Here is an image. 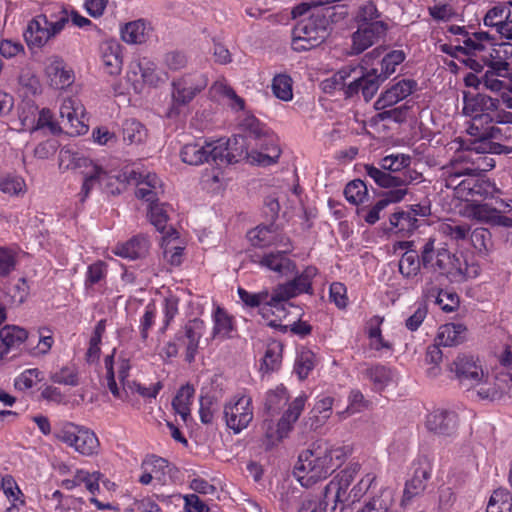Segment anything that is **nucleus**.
I'll return each mask as SVG.
<instances>
[{
	"label": "nucleus",
	"mask_w": 512,
	"mask_h": 512,
	"mask_svg": "<svg viewBox=\"0 0 512 512\" xmlns=\"http://www.w3.org/2000/svg\"><path fill=\"white\" fill-rule=\"evenodd\" d=\"M376 480V476L373 474H366L362 477L359 482L352 487V489L347 493L345 490L344 502L354 503L359 501L372 487L373 483Z\"/></svg>",
	"instance_id": "50"
},
{
	"label": "nucleus",
	"mask_w": 512,
	"mask_h": 512,
	"mask_svg": "<svg viewBox=\"0 0 512 512\" xmlns=\"http://www.w3.org/2000/svg\"><path fill=\"white\" fill-rule=\"evenodd\" d=\"M205 73L194 71L177 76L171 81L170 106L166 116L175 119L184 115L189 104L208 86Z\"/></svg>",
	"instance_id": "7"
},
{
	"label": "nucleus",
	"mask_w": 512,
	"mask_h": 512,
	"mask_svg": "<svg viewBox=\"0 0 512 512\" xmlns=\"http://www.w3.org/2000/svg\"><path fill=\"white\" fill-rule=\"evenodd\" d=\"M333 402L332 397L326 396L315 403L307 421L310 429L317 430L325 424L332 413Z\"/></svg>",
	"instance_id": "37"
},
{
	"label": "nucleus",
	"mask_w": 512,
	"mask_h": 512,
	"mask_svg": "<svg viewBox=\"0 0 512 512\" xmlns=\"http://www.w3.org/2000/svg\"><path fill=\"white\" fill-rule=\"evenodd\" d=\"M53 115L49 109H42L39 111L38 116L34 115L31 119L28 116H20L22 122V129H29L36 131L44 127H48L53 133L60 130L57 123L52 120Z\"/></svg>",
	"instance_id": "40"
},
{
	"label": "nucleus",
	"mask_w": 512,
	"mask_h": 512,
	"mask_svg": "<svg viewBox=\"0 0 512 512\" xmlns=\"http://www.w3.org/2000/svg\"><path fill=\"white\" fill-rule=\"evenodd\" d=\"M351 453L348 445L335 446L317 440L299 454L294 475L303 487L309 488L330 476Z\"/></svg>",
	"instance_id": "1"
},
{
	"label": "nucleus",
	"mask_w": 512,
	"mask_h": 512,
	"mask_svg": "<svg viewBox=\"0 0 512 512\" xmlns=\"http://www.w3.org/2000/svg\"><path fill=\"white\" fill-rule=\"evenodd\" d=\"M360 69L361 75L347 85L345 93L348 97H352L361 92L364 100L368 102L376 95L384 80L376 68L367 70L361 67Z\"/></svg>",
	"instance_id": "19"
},
{
	"label": "nucleus",
	"mask_w": 512,
	"mask_h": 512,
	"mask_svg": "<svg viewBox=\"0 0 512 512\" xmlns=\"http://www.w3.org/2000/svg\"><path fill=\"white\" fill-rule=\"evenodd\" d=\"M230 141H232V148H233V152H235V153H236V149H238V151H239L242 148V145L245 147V152H243V154L237 158V162L239 161V159L241 157L244 156V157H247L252 164H258L261 166H269V165L275 163L280 156V150L277 147H272V149L270 150V153H263V152H258L255 150H252L251 152H249V147H248V145H245V140L243 137L232 138V139H230Z\"/></svg>",
	"instance_id": "30"
},
{
	"label": "nucleus",
	"mask_w": 512,
	"mask_h": 512,
	"mask_svg": "<svg viewBox=\"0 0 512 512\" xmlns=\"http://www.w3.org/2000/svg\"><path fill=\"white\" fill-rule=\"evenodd\" d=\"M411 164V157L407 154L397 153L385 156L380 161V168L365 165L366 174L382 188H406V186L421 178V174L414 170H407Z\"/></svg>",
	"instance_id": "4"
},
{
	"label": "nucleus",
	"mask_w": 512,
	"mask_h": 512,
	"mask_svg": "<svg viewBox=\"0 0 512 512\" xmlns=\"http://www.w3.org/2000/svg\"><path fill=\"white\" fill-rule=\"evenodd\" d=\"M499 104V99L486 94L469 95L464 92L462 112L465 116L471 117L473 121L488 124L492 123L490 112L497 111Z\"/></svg>",
	"instance_id": "15"
},
{
	"label": "nucleus",
	"mask_w": 512,
	"mask_h": 512,
	"mask_svg": "<svg viewBox=\"0 0 512 512\" xmlns=\"http://www.w3.org/2000/svg\"><path fill=\"white\" fill-rule=\"evenodd\" d=\"M103 66L110 75H119L122 71V46L116 41H105L100 46Z\"/></svg>",
	"instance_id": "29"
},
{
	"label": "nucleus",
	"mask_w": 512,
	"mask_h": 512,
	"mask_svg": "<svg viewBox=\"0 0 512 512\" xmlns=\"http://www.w3.org/2000/svg\"><path fill=\"white\" fill-rule=\"evenodd\" d=\"M233 330L231 318L224 312L223 309L217 308L214 313V328L212 337L228 338Z\"/></svg>",
	"instance_id": "53"
},
{
	"label": "nucleus",
	"mask_w": 512,
	"mask_h": 512,
	"mask_svg": "<svg viewBox=\"0 0 512 512\" xmlns=\"http://www.w3.org/2000/svg\"><path fill=\"white\" fill-rule=\"evenodd\" d=\"M328 36L327 20L321 15H312L301 20L292 30L291 46L294 51H308L321 45Z\"/></svg>",
	"instance_id": "10"
},
{
	"label": "nucleus",
	"mask_w": 512,
	"mask_h": 512,
	"mask_svg": "<svg viewBox=\"0 0 512 512\" xmlns=\"http://www.w3.org/2000/svg\"><path fill=\"white\" fill-rule=\"evenodd\" d=\"M458 425V416L453 411L437 409L430 413L426 419L429 431L443 436L455 433Z\"/></svg>",
	"instance_id": "25"
},
{
	"label": "nucleus",
	"mask_w": 512,
	"mask_h": 512,
	"mask_svg": "<svg viewBox=\"0 0 512 512\" xmlns=\"http://www.w3.org/2000/svg\"><path fill=\"white\" fill-rule=\"evenodd\" d=\"M287 401V391L283 386H279L267 393L265 407L268 411L280 409Z\"/></svg>",
	"instance_id": "64"
},
{
	"label": "nucleus",
	"mask_w": 512,
	"mask_h": 512,
	"mask_svg": "<svg viewBox=\"0 0 512 512\" xmlns=\"http://www.w3.org/2000/svg\"><path fill=\"white\" fill-rule=\"evenodd\" d=\"M417 83L414 80L403 79L387 89L375 102L377 110H384L397 104L399 101L408 97L416 88Z\"/></svg>",
	"instance_id": "26"
},
{
	"label": "nucleus",
	"mask_w": 512,
	"mask_h": 512,
	"mask_svg": "<svg viewBox=\"0 0 512 512\" xmlns=\"http://www.w3.org/2000/svg\"><path fill=\"white\" fill-rule=\"evenodd\" d=\"M149 250V241L143 235H138L127 241L126 243L117 245L115 248V254L135 260L144 257Z\"/></svg>",
	"instance_id": "33"
},
{
	"label": "nucleus",
	"mask_w": 512,
	"mask_h": 512,
	"mask_svg": "<svg viewBox=\"0 0 512 512\" xmlns=\"http://www.w3.org/2000/svg\"><path fill=\"white\" fill-rule=\"evenodd\" d=\"M482 61L484 62L485 67H487L486 71L493 72L503 78L509 76V71L511 69L510 64L508 61L504 60L502 56L498 55L494 48H492L488 54L482 56Z\"/></svg>",
	"instance_id": "46"
},
{
	"label": "nucleus",
	"mask_w": 512,
	"mask_h": 512,
	"mask_svg": "<svg viewBox=\"0 0 512 512\" xmlns=\"http://www.w3.org/2000/svg\"><path fill=\"white\" fill-rule=\"evenodd\" d=\"M431 477V467L426 462H419L413 468L412 476L406 481L402 503L407 504L415 497L421 496L427 488V482Z\"/></svg>",
	"instance_id": "21"
},
{
	"label": "nucleus",
	"mask_w": 512,
	"mask_h": 512,
	"mask_svg": "<svg viewBox=\"0 0 512 512\" xmlns=\"http://www.w3.org/2000/svg\"><path fill=\"white\" fill-rule=\"evenodd\" d=\"M166 205L159 204L154 202L149 205V218L151 224L155 226V228L162 234H164L163 238H178V232L173 228H167L166 222L168 220Z\"/></svg>",
	"instance_id": "35"
},
{
	"label": "nucleus",
	"mask_w": 512,
	"mask_h": 512,
	"mask_svg": "<svg viewBox=\"0 0 512 512\" xmlns=\"http://www.w3.org/2000/svg\"><path fill=\"white\" fill-rule=\"evenodd\" d=\"M390 224L400 231H413L418 227V219L413 218V213L408 211H397L390 217Z\"/></svg>",
	"instance_id": "57"
},
{
	"label": "nucleus",
	"mask_w": 512,
	"mask_h": 512,
	"mask_svg": "<svg viewBox=\"0 0 512 512\" xmlns=\"http://www.w3.org/2000/svg\"><path fill=\"white\" fill-rule=\"evenodd\" d=\"M379 18L380 12L373 1H365L362 3L355 15V20L358 25L381 21Z\"/></svg>",
	"instance_id": "58"
},
{
	"label": "nucleus",
	"mask_w": 512,
	"mask_h": 512,
	"mask_svg": "<svg viewBox=\"0 0 512 512\" xmlns=\"http://www.w3.org/2000/svg\"><path fill=\"white\" fill-rule=\"evenodd\" d=\"M367 406V402L364 399L363 394L359 390H352L349 394V405L344 411H340L337 413L339 418L345 419L348 416H351L357 412H360L363 408Z\"/></svg>",
	"instance_id": "60"
},
{
	"label": "nucleus",
	"mask_w": 512,
	"mask_h": 512,
	"mask_svg": "<svg viewBox=\"0 0 512 512\" xmlns=\"http://www.w3.org/2000/svg\"><path fill=\"white\" fill-rule=\"evenodd\" d=\"M224 419L229 429L234 433H240L248 427L253 419L252 399L242 395L235 397L225 404Z\"/></svg>",
	"instance_id": "14"
},
{
	"label": "nucleus",
	"mask_w": 512,
	"mask_h": 512,
	"mask_svg": "<svg viewBox=\"0 0 512 512\" xmlns=\"http://www.w3.org/2000/svg\"><path fill=\"white\" fill-rule=\"evenodd\" d=\"M150 30L149 24L144 20L132 21L121 29V38L128 44H142L148 39Z\"/></svg>",
	"instance_id": "36"
},
{
	"label": "nucleus",
	"mask_w": 512,
	"mask_h": 512,
	"mask_svg": "<svg viewBox=\"0 0 512 512\" xmlns=\"http://www.w3.org/2000/svg\"><path fill=\"white\" fill-rule=\"evenodd\" d=\"M469 236L473 247L480 254H487L492 248V235L487 228H476L469 234Z\"/></svg>",
	"instance_id": "51"
},
{
	"label": "nucleus",
	"mask_w": 512,
	"mask_h": 512,
	"mask_svg": "<svg viewBox=\"0 0 512 512\" xmlns=\"http://www.w3.org/2000/svg\"><path fill=\"white\" fill-rule=\"evenodd\" d=\"M72 170H79L83 176V183L79 193L81 201L88 198L90 192L96 186H102L103 184L108 192L115 193L113 189H110V186L113 184V177L101 166L79 152L75 158Z\"/></svg>",
	"instance_id": "13"
},
{
	"label": "nucleus",
	"mask_w": 512,
	"mask_h": 512,
	"mask_svg": "<svg viewBox=\"0 0 512 512\" xmlns=\"http://www.w3.org/2000/svg\"><path fill=\"white\" fill-rule=\"evenodd\" d=\"M498 212H500L498 209L488 204H474L471 207V214L473 218L480 222L492 225L495 222Z\"/></svg>",
	"instance_id": "62"
},
{
	"label": "nucleus",
	"mask_w": 512,
	"mask_h": 512,
	"mask_svg": "<svg viewBox=\"0 0 512 512\" xmlns=\"http://www.w3.org/2000/svg\"><path fill=\"white\" fill-rule=\"evenodd\" d=\"M281 251H272L263 255L257 263L261 267H265L271 271L276 272L280 276H289L296 272L295 263L287 256L289 252V241L286 242V246ZM256 262V260H254Z\"/></svg>",
	"instance_id": "22"
},
{
	"label": "nucleus",
	"mask_w": 512,
	"mask_h": 512,
	"mask_svg": "<svg viewBox=\"0 0 512 512\" xmlns=\"http://www.w3.org/2000/svg\"><path fill=\"white\" fill-rule=\"evenodd\" d=\"M422 266L431 269L450 281L461 282L469 276L467 262L462 256L451 253L447 248H435V240L429 238L421 249Z\"/></svg>",
	"instance_id": "6"
},
{
	"label": "nucleus",
	"mask_w": 512,
	"mask_h": 512,
	"mask_svg": "<svg viewBox=\"0 0 512 512\" xmlns=\"http://www.w3.org/2000/svg\"><path fill=\"white\" fill-rule=\"evenodd\" d=\"M55 437L83 456L97 454L100 447L99 440L92 430L71 422L63 423L56 430Z\"/></svg>",
	"instance_id": "11"
},
{
	"label": "nucleus",
	"mask_w": 512,
	"mask_h": 512,
	"mask_svg": "<svg viewBox=\"0 0 512 512\" xmlns=\"http://www.w3.org/2000/svg\"><path fill=\"white\" fill-rule=\"evenodd\" d=\"M405 60V53L402 50H393L386 54L381 60V71L378 74L385 81L392 75L396 67Z\"/></svg>",
	"instance_id": "52"
},
{
	"label": "nucleus",
	"mask_w": 512,
	"mask_h": 512,
	"mask_svg": "<svg viewBox=\"0 0 512 512\" xmlns=\"http://www.w3.org/2000/svg\"><path fill=\"white\" fill-rule=\"evenodd\" d=\"M424 296L427 300L434 299L441 309L445 312L454 311L459 305V298L456 293L444 292L432 287V283L427 284L423 290Z\"/></svg>",
	"instance_id": "38"
},
{
	"label": "nucleus",
	"mask_w": 512,
	"mask_h": 512,
	"mask_svg": "<svg viewBox=\"0 0 512 512\" xmlns=\"http://www.w3.org/2000/svg\"><path fill=\"white\" fill-rule=\"evenodd\" d=\"M439 231L451 240L458 242L468 238L470 226L467 223L448 221L440 224Z\"/></svg>",
	"instance_id": "49"
},
{
	"label": "nucleus",
	"mask_w": 512,
	"mask_h": 512,
	"mask_svg": "<svg viewBox=\"0 0 512 512\" xmlns=\"http://www.w3.org/2000/svg\"><path fill=\"white\" fill-rule=\"evenodd\" d=\"M247 238L252 246L259 248L286 246V242L289 241L274 224L259 225L251 229L247 233Z\"/></svg>",
	"instance_id": "23"
},
{
	"label": "nucleus",
	"mask_w": 512,
	"mask_h": 512,
	"mask_svg": "<svg viewBox=\"0 0 512 512\" xmlns=\"http://www.w3.org/2000/svg\"><path fill=\"white\" fill-rule=\"evenodd\" d=\"M451 170L448 171L446 177V187L452 188L455 191L456 196L459 195V188H462V184L465 178L470 176L469 172L464 171L463 163H454L451 160Z\"/></svg>",
	"instance_id": "55"
},
{
	"label": "nucleus",
	"mask_w": 512,
	"mask_h": 512,
	"mask_svg": "<svg viewBox=\"0 0 512 512\" xmlns=\"http://www.w3.org/2000/svg\"><path fill=\"white\" fill-rule=\"evenodd\" d=\"M146 138V129L135 119H127L123 123V139L128 144H139Z\"/></svg>",
	"instance_id": "48"
},
{
	"label": "nucleus",
	"mask_w": 512,
	"mask_h": 512,
	"mask_svg": "<svg viewBox=\"0 0 512 512\" xmlns=\"http://www.w3.org/2000/svg\"><path fill=\"white\" fill-rule=\"evenodd\" d=\"M128 181L134 182L137 186L135 195L139 199H143L149 204L158 201L159 195L163 194V185L156 174H143L132 170L128 174Z\"/></svg>",
	"instance_id": "20"
},
{
	"label": "nucleus",
	"mask_w": 512,
	"mask_h": 512,
	"mask_svg": "<svg viewBox=\"0 0 512 512\" xmlns=\"http://www.w3.org/2000/svg\"><path fill=\"white\" fill-rule=\"evenodd\" d=\"M163 64L168 70L176 72L187 66L188 58L184 52L169 51L163 57Z\"/></svg>",
	"instance_id": "63"
},
{
	"label": "nucleus",
	"mask_w": 512,
	"mask_h": 512,
	"mask_svg": "<svg viewBox=\"0 0 512 512\" xmlns=\"http://www.w3.org/2000/svg\"><path fill=\"white\" fill-rule=\"evenodd\" d=\"M467 328L461 323H447L439 328L436 341L438 345L452 347L463 343Z\"/></svg>",
	"instance_id": "32"
},
{
	"label": "nucleus",
	"mask_w": 512,
	"mask_h": 512,
	"mask_svg": "<svg viewBox=\"0 0 512 512\" xmlns=\"http://www.w3.org/2000/svg\"><path fill=\"white\" fill-rule=\"evenodd\" d=\"M205 330L202 320L195 318L188 321L162 349L161 354L166 358L176 357L180 349L184 350L185 360L192 363L200 346V340Z\"/></svg>",
	"instance_id": "9"
},
{
	"label": "nucleus",
	"mask_w": 512,
	"mask_h": 512,
	"mask_svg": "<svg viewBox=\"0 0 512 512\" xmlns=\"http://www.w3.org/2000/svg\"><path fill=\"white\" fill-rule=\"evenodd\" d=\"M487 512H511L512 496L505 488H498L492 493L488 505Z\"/></svg>",
	"instance_id": "47"
},
{
	"label": "nucleus",
	"mask_w": 512,
	"mask_h": 512,
	"mask_svg": "<svg viewBox=\"0 0 512 512\" xmlns=\"http://www.w3.org/2000/svg\"><path fill=\"white\" fill-rule=\"evenodd\" d=\"M316 274L317 269L309 266L291 281L278 284L271 293L268 290L250 293L243 288H238V295L248 307L254 308L262 305L263 309L270 307L278 313H284L285 305L291 298L302 293H312V279Z\"/></svg>",
	"instance_id": "3"
},
{
	"label": "nucleus",
	"mask_w": 512,
	"mask_h": 512,
	"mask_svg": "<svg viewBox=\"0 0 512 512\" xmlns=\"http://www.w3.org/2000/svg\"><path fill=\"white\" fill-rule=\"evenodd\" d=\"M0 339L4 346L0 352L1 358H4L10 349L19 347L25 340L30 341L25 329L10 325H7L0 330Z\"/></svg>",
	"instance_id": "34"
},
{
	"label": "nucleus",
	"mask_w": 512,
	"mask_h": 512,
	"mask_svg": "<svg viewBox=\"0 0 512 512\" xmlns=\"http://www.w3.org/2000/svg\"><path fill=\"white\" fill-rule=\"evenodd\" d=\"M143 466L149 467V471L152 472L153 479H156L161 484H166L172 467H170L167 460L161 457L150 456L143 461Z\"/></svg>",
	"instance_id": "44"
},
{
	"label": "nucleus",
	"mask_w": 512,
	"mask_h": 512,
	"mask_svg": "<svg viewBox=\"0 0 512 512\" xmlns=\"http://www.w3.org/2000/svg\"><path fill=\"white\" fill-rule=\"evenodd\" d=\"M69 21L67 10L59 8L58 13H45L33 18L27 25L24 38L29 47H42L49 39L59 34Z\"/></svg>",
	"instance_id": "8"
},
{
	"label": "nucleus",
	"mask_w": 512,
	"mask_h": 512,
	"mask_svg": "<svg viewBox=\"0 0 512 512\" xmlns=\"http://www.w3.org/2000/svg\"><path fill=\"white\" fill-rule=\"evenodd\" d=\"M454 163H463L464 171L469 172L470 175H479L495 167L494 158L486 150L480 148L479 142L476 141L470 148L459 152L453 158Z\"/></svg>",
	"instance_id": "17"
},
{
	"label": "nucleus",
	"mask_w": 512,
	"mask_h": 512,
	"mask_svg": "<svg viewBox=\"0 0 512 512\" xmlns=\"http://www.w3.org/2000/svg\"><path fill=\"white\" fill-rule=\"evenodd\" d=\"M272 91L274 95L283 100L289 101L293 98L292 79L286 74H279L273 78Z\"/></svg>",
	"instance_id": "56"
},
{
	"label": "nucleus",
	"mask_w": 512,
	"mask_h": 512,
	"mask_svg": "<svg viewBox=\"0 0 512 512\" xmlns=\"http://www.w3.org/2000/svg\"><path fill=\"white\" fill-rule=\"evenodd\" d=\"M316 364V356L315 354L310 350H304L301 351L298 355L294 370L296 374L298 375L299 379L303 380L307 378L309 373L314 369Z\"/></svg>",
	"instance_id": "54"
},
{
	"label": "nucleus",
	"mask_w": 512,
	"mask_h": 512,
	"mask_svg": "<svg viewBox=\"0 0 512 512\" xmlns=\"http://www.w3.org/2000/svg\"><path fill=\"white\" fill-rule=\"evenodd\" d=\"M478 175H470L465 178L462 188H459V195L462 200H469L475 196L487 198L497 191L495 185L488 180L477 178Z\"/></svg>",
	"instance_id": "28"
},
{
	"label": "nucleus",
	"mask_w": 512,
	"mask_h": 512,
	"mask_svg": "<svg viewBox=\"0 0 512 512\" xmlns=\"http://www.w3.org/2000/svg\"><path fill=\"white\" fill-rule=\"evenodd\" d=\"M240 127L244 132V135H237L233 138L243 137L245 145L248 147L251 145L249 140L263 141L266 142L267 130L261 125L259 120L254 116H246L240 123Z\"/></svg>",
	"instance_id": "39"
},
{
	"label": "nucleus",
	"mask_w": 512,
	"mask_h": 512,
	"mask_svg": "<svg viewBox=\"0 0 512 512\" xmlns=\"http://www.w3.org/2000/svg\"><path fill=\"white\" fill-rule=\"evenodd\" d=\"M450 369L455 372L463 388L476 389L477 396L482 400H499L509 392L511 374L500 372L491 378L488 375L485 376L482 366L472 356L459 355Z\"/></svg>",
	"instance_id": "2"
},
{
	"label": "nucleus",
	"mask_w": 512,
	"mask_h": 512,
	"mask_svg": "<svg viewBox=\"0 0 512 512\" xmlns=\"http://www.w3.org/2000/svg\"><path fill=\"white\" fill-rule=\"evenodd\" d=\"M364 374L373 383L376 391L384 390L394 376L390 368L380 364L367 368Z\"/></svg>",
	"instance_id": "43"
},
{
	"label": "nucleus",
	"mask_w": 512,
	"mask_h": 512,
	"mask_svg": "<svg viewBox=\"0 0 512 512\" xmlns=\"http://www.w3.org/2000/svg\"><path fill=\"white\" fill-rule=\"evenodd\" d=\"M281 358V346L278 344L269 346L264 354L261 370L275 371L281 364Z\"/></svg>",
	"instance_id": "61"
},
{
	"label": "nucleus",
	"mask_w": 512,
	"mask_h": 512,
	"mask_svg": "<svg viewBox=\"0 0 512 512\" xmlns=\"http://www.w3.org/2000/svg\"><path fill=\"white\" fill-rule=\"evenodd\" d=\"M59 113L61 124L66 133L82 135L88 131V125L84 122L85 108L78 98H65L60 106Z\"/></svg>",
	"instance_id": "16"
},
{
	"label": "nucleus",
	"mask_w": 512,
	"mask_h": 512,
	"mask_svg": "<svg viewBox=\"0 0 512 512\" xmlns=\"http://www.w3.org/2000/svg\"><path fill=\"white\" fill-rule=\"evenodd\" d=\"M195 389L186 384L182 386L173 398L172 406L175 412L186 422L190 417V405L194 397Z\"/></svg>",
	"instance_id": "41"
},
{
	"label": "nucleus",
	"mask_w": 512,
	"mask_h": 512,
	"mask_svg": "<svg viewBox=\"0 0 512 512\" xmlns=\"http://www.w3.org/2000/svg\"><path fill=\"white\" fill-rule=\"evenodd\" d=\"M422 265L421 257L415 250H407L399 260V271L406 278L418 275Z\"/></svg>",
	"instance_id": "45"
},
{
	"label": "nucleus",
	"mask_w": 512,
	"mask_h": 512,
	"mask_svg": "<svg viewBox=\"0 0 512 512\" xmlns=\"http://www.w3.org/2000/svg\"><path fill=\"white\" fill-rule=\"evenodd\" d=\"M245 152V147L236 153L233 152L232 141L222 140L208 142L198 139L194 142L185 144L180 151L181 160L189 165H201L205 162H213L216 165L231 164L237 162V158Z\"/></svg>",
	"instance_id": "5"
},
{
	"label": "nucleus",
	"mask_w": 512,
	"mask_h": 512,
	"mask_svg": "<svg viewBox=\"0 0 512 512\" xmlns=\"http://www.w3.org/2000/svg\"><path fill=\"white\" fill-rule=\"evenodd\" d=\"M408 193L407 188H399L389 190L384 194V198L379 200L374 206L369 209L365 207L358 210V215L361 216L368 224H375L380 219V212L383 211L390 203H397L403 200Z\"/></svg>",
	"instance_id": "27"
},
{
	"label": "nucleus",
	"mask_w": 512,
	"mask_h": 512,
	"mask_svg": "<svg viewBox=\"0 0 512 512\" xmlns=\"http://www.w3.org/2000/svg\"><path fill=\"white\" fill-rule=\"evenodd\" d=\"M388 31V24L385 21H377L358 25L357 30L352 34V54H361L369 47L383 39Z\"/></svg>",
	"instance_id": "18"
},
{
	"label": "nucleus",
	"mask_w": 512,
	"mask_h": 512,
	"mask_svg": "<svg viewBox=\"0 0 512 512\" xmlns=\"http://www.w3.org/2000/svg\"><path fill=\"white\" fill-rule=\"evenodd\" d=\"M0 488L3 490L5 497L11 504L6 509V512H11L13 509H19L20 506L25 504L23 493L11 476L7 475L2 478Z\"/></svg>",
	"instance_id": "42"
},
{
	"label": "nucleus",
	"mask_w": 512,
	"mask_h": 512,
	"mask_svg": "<svg viewBox=\"0 0 512 512\" xmlns=\"http://www.w3.org/2000/svg\"><path fill=\"white\" fill-rule=\"evenodd\" d=\"M344 195L350 203L359 204L367 196V186L360 179L353 180L346 185Z\"/></svg>",
	"instance_id": "59"
},
{
	"label": "nucleus",
	"mask_w": 512,
	"mask_h": 512,
	"mask_svg": "<svg viewBox=\"0 0 512 512\" xmlns=\"http://www.w3.org/2000/svg\"><path fill=\"white\" fill-rule=\"evenodd\" d=\"M131 69L134 74L140 73L143 82L150 86H158L167 78L158 70L156 63L147 57L138 59Z\"/></svg>",
	"instance_id": "31"
},
{
	"label": "nucleus",
	"mask_w": 512,
	"mask_h": 512,
	"mask_svg": "<svg viewBox=\"0 0 512 512\" xmlns=\"http://www.w3.org/2000/svg\"><path fill=\"white\" fill-rule=\"evenodd\" d=\"M360 467L359 463H350L326 485L320 512H343V506L338 508V503H344L345 490L355 479Z\"/></svg>",
	"instance_id": "12"
},
{
	"label": "nucleus",
	"mask_w": 512,
	"mask_h": 512,
	"mask_svg": "<svg viewBox=\"0 0 512 512\" xmlns=\"http://www.w3.org/2000/svg\"><path fill=\"white\" fill-rule=\"evenodd\" d=\"M45 72L50 85L56 89H64L74 82L73 71L58 56H52L47 59Z\"/></svg>",
	"instance_id": "24"
}]
</instances>
